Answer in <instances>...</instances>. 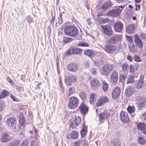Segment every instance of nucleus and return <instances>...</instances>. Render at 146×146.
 Returning a JSON list of instances; mask_svg holds the SVG:
<instances>
[{
	"instance_id": "obj_1",
	"label": "nucleus",
	"mask_w": 146,
	"mask_h": 146,
	"mask_svg": "<svg viewBox=\"0 0 146 146\" xmlns=\"http://www.w3.org/2000/svg\"><path fill=\"white\" fill-rule=\"evenodd\" d=\"M64 32L65 35L72 37L76 36L78 34L77 28L73 25H68L64 27Z\"/></svg>"
},
{
	"instance_id": "obj_2",
	"label": "nucleus",
	"mask_w": 146,
	"mask_h": 146,
	"mask_svg": "<svg viewBox=\"0 0 146 146\" xmlns=\"http://www.w3.org/2000/svg\"><path fill=\"white\" fill-rule=\"evenodd\" d=\"M125 6L121 5L115 7L114 8L107 12V15L112 17H119Z\"/></svg>"
},
{
	"instance_id": "obj_3",
	"label": "nucleus",
	"mask_w": 146,
	"mask_h": 146,
	"mask_svg": "<svg viewBox=\"0 0 146 146\" xmlns=\"http://www.w3.org/2000/svg\"><path fill=\"white\" fill-rule=\"evenodd\" d=\"M79 102V100L77 98L74 96H72L69 99L68 107L70 109H75L78 106Z\"/></svg>"
},
{
	"instance_id": "obj_4",
	"label": "nucleus",
	"mask_w": 146,
	"mask_h": 146,
	"mask_svg": "<svg viewBox=\"0 0 146 146\" xmlns=\"http://www.w3.org/2000/svg\"><path fill=\"white\" fill-rule=\"evenodd\" d=\"M6 121L7 125L9 129H15L17 122L15 117H12L7 119Z\"/></svg>"
},
{
	"instance_id": "obj_5",
	"label": "nucleus",
	"mask_w": 146,
	"mask_h": 146,
	"mask_svg": "<svg viewBox=\"0 0 146 146\" xmlns=\"http://www.w3.org/2000/svg\"><path fill=\"white\" fill-rule=\"evenodd\" d=\"M135 101L138 106L142 108L144 107L145 103L146 102V98L141 96H139L136 97Z\"/></svg>"
},
{
	"instance_id": "obj_6",
	"label": "nucleus",
	"mask_w": 146,
	"mask_h": 146,
	"mask_svg": "<svg viewBox=\"0 0 146 146\" xmlns=\"http://www.w3.org/2000/svg\"><path fill=\"white\" fill-rule=\"evenodd\" d=\"M113 65L107 64L103 66L102 69L104 74L108 75L113 70Z\"/></svg>"
},
{
	"instance_id": "obj_7",
	"label": "nucleus",
	"mask_w": 146,
	"mask_h": 146,
	"mask_svg": "<svg viewBox=\"0 0 146 146\" xmlns=\"http://www.w3.org/2000/svg\"><path fill=\"white\" fill-rule=\"evenodd\" d=\"M101 27L105 34L108 35H111L112 34L113 31L111 26L107 25H102Z\"/></svg>"
},
{
	"instance_id": "obj_8",
	"label": "nucleus",
	"mask_w": 146,
	"mask_h": 146,
	"mask_svg": "<svg viewBox=\"0 0 146 146\" xmlns=\"http://www.w3.org/2000/svg\"><path fill=\"white\" fill-rule=\"evenodd\" d=\"M121 35H116L111 37L108 40V42L110 43L115 44L117 42H121L122 40Z\"/></svg>"
},
{
	"instance_id": "obj_9",
	"label": "nucleus",
	"mask_w": 146,
	"mask_h": 146,
	"mask_svg": "<svg viewBox=\"0 0 146 146\" xmlns=\"http://www.w3.org/2000/svg\"><path fill=\"white\" fill-rule=\"evenodd\" d=\"M123 25L121 21H118L115 23L113 27L115 31L120 33L123 29Z\"/></svg>"
},
{
	"instance_id": "obj_10",
	"label": "nucleus",
	"mask_w": 146,
	"mask_h": 146,
	"mask_svg": "<svg viewBox=\"0 0 146 146\" xmlns=\"http://www.w3.org/2000/svg\"><path fill=\"white\" fill-rule=\"evenodd\" d=\"M134 42L136 45L139 48H142L143 46V42L141 39L138 35H135L134 36Z\"/></svg>"
},
{
	"instance_id": "obj_11",
	"label": "nucleus",
	"mask_w": 146,
	"mask_h": 146,
	"mask_svg": "<svg viewBox=\"0 0 146 146\" xmlns=\"http://www.w3.org/2000/svg\"><path fill=\"white\" fill-rule=\"evenodd\" d=\"M90 84L91 87L93 90H96L98 89L100 84L98 80L96 78H94L91 80Z\"/></svg>"
},
{
	"instance_id": "obj_12",
	"label": "nucleus",
	"mask_w": 146,
	"mask_h": 146,
	"mask_svg": "<svg viewBox=\"0 0 146 146\" xmlns=\"http://www.w3.org/2000/svg\"><path fill=\"white\" fill-rule=\"evenodd\" d=\"M121 90L119 87L115 88L112 92V96L114 100H116L119 96Z\"/></svg>"
},
{
	"instance_id": "obj_13",
	"label": "nucleus",
	"mask_w": 146,
	"mask_h": 146,
	"mask_svg": "<svg viewBox=\"0 0 146 146\" xmlns=\"http://www.w3.org/2000/svg\"><path fill=\"white\" fill-rule=\"evenodd\" d=\"M76 78L74 76L70 75L66 76L65 79V82L68 86L71 85L73 81H76Z\"/></svg>"
},
{
	"instance_id": "obj_14",
	"label": "nucleus",
	"mask_w": 146,
	"mask_h": 146,
	"mask_svg": "<svg viewBox=\"0 0 146 146\" xmlns=\"http://www.w3.org/2000/svg\"><path fill=\"white\" fill-rule=\"evenodd\" d=\"M119 115L120 119L122 122L124 123L129 121V119L127 112L121 111Z\"/></svg>"
},
{
	"instance_id": "obj_15",
	"label": "nucleus",
	"mask_w": 146,
	"mask_h": 146,
	"mask_svg": "<svg viewBox=\"0 0 146 146\" xmlns=\"http://www.w3.org/2000/svg\"><path fill=\"white\" fill-rule=\"evenodd\" d=\"M108 98L106 96H103L100 98L97 101L96 104L97 106H100L102 104L108 101Z\"/></svg>"
},
{
	"instance_id": "obj_16",
	"label": "nucleus",
	"mask_w": 146,
	"mask_h": 146,
	"mask_svg": "<svg viewBox=\"0 0 146 146\" xmlns=\"http://www.w3.org/2000/svg\"><path fill=\"white\" fill-rule=\"evenodd\" d=\"M78 109L80 111L81 113L84 115L87 113L88 111V107L83 103H82L80 104Z\"/></svg>"
},
{
	"instance_id": "obj_17",
	"label": "nucleus",
	"mask_w": 146,
	"mask_h": 146,
	"mask_svg": "<svg viewBox=\"0 0 146 146\" xmlns=\"http://www.w3.org/2000/svg\"><path fill=\"white\" fill-rule=\"evenodd\" d=\"M68 70L70 72H75L78 70V65L75 63H71L69 64L67 66Z\"/></svg>"
},
{
	"instance_id": "obj_18",
	"label": "nucleus",
	"mask_w": 146,
	"mask_h": 146,
	"mask_svg": "<svg viewBox=\"0 0 146 146\" xmlns=\"http://www.w3.org/2000/svg\"><path fill=\"white\" fill-rule=\"evenodd\" d=\"M111 81L113 84H115L118 80V74L116 71H113L110 75Z\"/></svg>"
},
{
	"instance_id": "obj_19",
	"label": "nucleus",
	"mask_w": 146,
	"mask_h": 146,
	"mask_svg": "<svg viewBox=\"0 0 146 146\" xmlns=\"http://www.w3.org/2000/svg\"><path fill=\"white\" fill-rule=\"evenodd\" d=\"M116 49V47L115 46L111 44H108L104 47V50L107 52L111 53L115 51Z\"/></svg>"
},
{
	"instance_id": "obj_20",
	"label": "nucleus",
	"mask_w": 146,
	"mask_h": 146,
	"mask_svg": "<svg viewBox=\"0 0 146 146\" xmlns=\"http://www.w3.org/2000/svg\"><path fill=\"white\" fill-rule=\"evenodd\" d=\"M134 91V90L133 87H129L125 90V94L126 97H129L131 96Z\"/></svg>"
},
{
	"instance_id": "obj_21",
	"label": "nucleus",
	"mask_w": 146,
	"mask_h": 146,
	"mask_svg": "<svg viewBox=\"0 0 146 146\" xmlns=\"http://www.w3.org/2000/svg\"><path fill=\"white\" fill-rule=\"evenodd\" d=\"M138 129L142 131L144 134L146 135V127L144 123H140L137 124Z\"/></svg>"
},
{
	"instance_id": "obj_22",
	"label": "nucleus",
	"mask_w": 146,
	"mask_h": 146,
	"mask_svg": "<svg viewBox=\"0 0 146 146\" xmlns=\"http://www.w3.org/2000/svg\"><path fill=\"white\" fill-rule=\"evenodd\" d=\"M10 140V139L8 133H3L1 139V141L2 142L6 143Z\"/></svg>"
},
{
	"instance_id": "obj_23",
	"label": "nucleus",
	"mask_w": 146,
	"mask_h": 146,
	"mask_svg": "<svg viewBox=\"0 0 146 146\" xmlns=\"http://www.w3.org/2000/svg\"><path fill=\"white\" fill-rule=\"evenodd\" d=\"M143 80L144 78L143 77L141 76L135 85L137 88L139 89L142 87L143 85Z\"/></svg>"
},
{
	"instance_id": "obj_24",
	"label": "nucleus",
	"mask_w": 146,
	"mask_h": 146,
	"mask_svg": "<svg viewBox=\"0 0 146 146\" xmlns=\"http://www.w3.org/2000/svg\"><path fill=\"white\" fill-rule=\"evenodd\" d=\"M10 92L4 89L0 93V100L5 98L9 96Z\"/></svg>"
},
{
	"instance_id": "obj_25",
	"label": "nucleus",
	"mask_w": 146,
	"mask_h": 146,
	"mask_svg": "<svg viewBox=\"0 0 146 146\" xmlns=\"http://www.w3.org/2000/svg\"><path fill=\"white\" fill-rule=\"evenodd\" d=\"M135 29V25L133 24H131L126 27V30L129 33H133Z\"/></svg>"
},
{
	"instance_id": "obj_26",
	"label": "nucleus",
	"mask_w": 146,
	"mask_h": 146,
	"mask_svg": "<svg viewBox=\"0 0 146 146\" xmlns=\"http://www.w3.org/2000/svg\"><path fill=\"white\" fill-rule=\"evenodd\" d=\"M111 144L112 146H120L121 142L119 139L116 138L112 140Z\"/></svg>"
},
{
	"instance_id": "obj_27",
	"label": "nucleus",
	"mask_w": 146,
	"mask_h": 146,
	"mask_svg": "<svg viewBox=\"0 0 146 146\" xmlns=\"http://www.w3.org/2000/svg\"><path fill=\"white\" fill-rule=\"evenodd\" d=\"M112 4L110 1H107L106 2L101 6L102 8L104 11H105L111 6Z\"/></svg>"
},
{
	"instance_id": "obj_28",
	"label": "nucleus",
	"mask_w": 146,
	"mask_h": 146,
	"mask_svg": "<svg viewBox=\"0 0 146 146\" xmlns=\"http://www.w3.org/2000/svg\"><path fill=\"white\" fill-rule=\"evenodd\" d=\"M94 64L96 66L100 67L104 64V62L102 58H100L95 61Z\"/></svg>"
},
{
	"instance_id": "obj_29",
	"label": "nucleus",
	"mask_w": 146,
	"mask_h": 146,
	"mask_svg": "<svg viewBox=\"0 0 146 146\" xmlns=\"http://www.w3.org/2000/svg\"><path fill=\"white\" fill-rule=\"evenodd\" d=\"M137 47L135 44H129V47L130 52L131 53H134L136 52L137 49Z\"/></svg>"
},
{
	"instance_id": "obj_30",
	"label": "nucleus",
	"mask_w": 146,
	"mask_h": 146,
	"mask_svg": "<svg viewBox=\"0 0 146 146\" xmlns=\"http://www.w3.org/2000/svg\"><path fill=\"white\" fill-rule=\"evenodd\" d=\"M107 112L104 111L102 113H100L99 115V119L101 120L105 119L108 117Z\"/></svg>"
},
{
	"instance_id": "obj_31",
	"label": "nucleus",
	"mask_w": 146,
	"mask_h": 146,
	"mask_svg": "<svg viewBox=\"0 0 146 146\" xmlns=\"http://www.w3.org/2000/svg\"><path fill=\"white\" fill-rule=\"evenodd\" d=\"M85 55L91 58L94 55V53L91 50L89 49L86 50L84 52Z\"/></svg>"
},
{
	"instance_id": "obj_32",
	"label": "nucleus",
	"mask_w": 146,
	"mask_h": 146,
	"mask_svg": "<svg viewBox=\"0 0 146 146\" xmlns=\"http://www.w3.org/2000/svg\"><path fill=\"white\" fill-rule=\"evenodd\" d=\"M134 76L133 75H129L127 78V84L133 82L134 80Z\"/></svg>"
},
{
	"instance_id": "obj_33",
	"label": "nucleus",
	"mask_w": 146,
	"mask_h": 146,
	"mask_svg": "<svg viewBox=\"0 0 146 146\" xmlns=\"http://www.w3.org/2000/svg\"><path fill=\"white\" fill-rule=\"evenodd\" d=\"M78 95L82 100H86V94L84 92H80Z\"/></svg>"
},
{
	"instance_id": "obj_34",
	"label": "nucleus",
	"mask_w": 146,
	"mask_h": 146,
	"mask_svg": "<svg viewBox=\"0 0 146 146\" xmlns=\"http://www.w3.org/2000/svg\"><path fill=\"white\" fill-rule=\"evenodd\" d=\"M129 65L127 63H125L122 65V69L123 72L125 73L128 72Z\"/></svg>"
},
{
	"instance_id": "obj_35",
	"label": "nucleus",
	"mask_w": 146,
	"mask_h": 146,
	"mask_svg": "<svg viewBox=\"0 0 146 146\" xmlns=\"http://www.w3.org/2000/svg\"><path fill=\"white\" fill-rule=\"evenodd\" d=\"M96 94H92L90 95V102L91 104H93L96 101L95 96Z\"/></svg>"
},
{
	"instance_id": "obj_36",
	"label": "nucleus",
	"mask_w": 146,
	"mask_h": 146,
	"mask_svg": "<svg viewBox=\"0 0 146 146\" xmlns=\"http://www.w3.org/2000/svg\"><path fill=\"white\" fill-rule=\"evenodd\" d=\"M70 135L72 139H75L78 137L79 134L77 131H74L72 132Z\"/></svg>"
},
{
	"instance_id": "obj_37",
	"label": "nucleus",
	"mask_w": 146,
	"mask_h": 146,
	"mask_svg": "<svg viewBox=\"0 0 146 146\" xmlns=\"http://www.w3.org/2000/svg\"><path fill=\"white\" fill-rule=\"evenodd\" d=\"M108 84L105 81H103L102 82V89L104 92L106 91L108 89Z\"/></svg>"
},
{
	"instance_id": "obj_38",
	"label": "nucleus",
	"mask_w": 146,
	"mask_h": 146,
	"mask_svg": "<svg viewBox=\"0 0 146 146\" xmlns=\"http://www.w3.org/2000/svg\"><path fill=\"white\" fill-rule=\"evenodd\" d=\"M73 120L74 123L75 124L76 126H78L80 124L81 122L80 117L79 116L75 117Z\"/></svg>"
},
{
	"instance_id": "obj_39",
	"label": "nucleus",
	"mask_w": 146,
	"mask_h": 146,
	"mask_svg": "<svg viewBox=\"0 0 146 146\" xmlns=\"http://www.w3.org/2000/svg\"><path fill=\"white\" fill-rule=\"evenodd\" d=\"M127 110L128 113H131L134 112L135 109L133 106H129L127 107Z\"/></svg>"
},
{
	"instance_id": "obj_40",
	"label": "nucleus",
	"mask_w": 146,
	"mask_h": 146,
	"mask_svg": "<svg viewBox=\"0 0 146 146\" xmlns=\"http://www.w3.org/2000/svg\"><path fill=\"white\" fill-rule=\"evenodd\" d=\"M72 40V38H71L64 36L63 37L62 42L64 44H66L71 41Z\"/></svg>"
},
{
	"instance_id": "obj_41",
	"label": "nucleus",
	"mask_w": 146,
	"mask_h": 146,
	"mask_svg": "<svg viewBox=\"0 0 146 146\" xmlns=\"http://www.w3.org/2000/svg\"><path fill=\"white\" fill-rule=\"evenodd\" d=\"M110 21V19L108 18H102L100 19V22L101 24L106 23L108 22H109Z\"/></svg>"
},
{
	"instance_id": "obj_42",
	"label": "nucleus",
	"mask_w": 146,
	"mask_h": 146,
	"mask_svg": "<svg viewBox=\"0 0 146 146\" xmlns=\"http://www.w3.org/2000/svg\"><path fill=\"white\" fill-rule=\"evenodd\" d=\"M19 142L17 140H14L11 141L9 144V146H18Z\"/></svg>"
},
{
	"instance_id": "obj_43",
	"label": "nucleus",
	"mask_w": 146,
	"mask_h": 146,
	"mask_svg": "<svg viewBox=\"0 0 146 146\" xmlns=\"http://www.w3.org/2000/svg\"><path fill=\"white\" fill-rule=\"evenodd\" d=\"M139 143L141 145H143L146 142V140L143 137H139L138 139Z\"/></svg>"
},
{
	"instance_id": "obj_44",
	"label": "nucleus",
	"mask_w": 146,
	"mask_h": 146,
	"mask_svg": "<svg viewBox=\"0 0 146 146\" xmlns=\"http://www.w3.org/2000/svg\"><path fill=\"white\" fill-rule=\"evenodd\" d=\"M19 120L21 125L23 126L24 125L25 120L23 115H21Z\"/></svg>"
},
{
	"instance_id": "obj_45",
	"label": "nucleus",
	"mask_w": 146,
	"mask_h": 146,
	"mask_svg": "<svg viewBox=\"0 0 146 146\" xmlns=\"http://www.w3.org/2000/svg\"><path fill=\"white\" fill-rule=\"evenodd\" d=\"M87 131V127H84L80 131L81 136L82 137L86 135Z\"/></svg>"
},
{
	"instance_id": "obj_46",
	"label": "nucleus",
	"mask_w": 146,
	"mask_h": 146,
	"mask_svg": "<svg viewBox=\"0 0 146 146\" xmlns=\"http://www.w3.org/2000/svg\"><path fill=\"white\" fill-rule=\"evenodd\" d=\"M75 92V89L74 88H70L69 90L68 93V96H70V95L73 94Z\"/></svg>"
},
{
	"instance_id": "obj_47",
	"label": "nucleus",
	"mask_w": 146,
	"mask_h": 146,
	"mask_svg": "<svg viewBox=\"0 0 146 146\" xmlns=\"http://www.w3.org/2000/svg\"><path fill=\"white\" fill-rule=\"evenodd\" d=\"M88 44L87 43L83 42H81L77 44V46H78L83 47L88 46Z\"/></svg>"
},
{
	"instance_id": "obj_48",
	"label": "nucleus",
	"mask_w": 146,
	"mask_h": 146,
	"mask_svg": "<svg viewBox=\"0 0 146 146\" xmlns=\"http://www.w3.org/2000/svg\"><path fill=\"white\" fill-rule=\"evenodd\" d=\"M119 80L122 83H124L126 80V76L123 75H120Z\"/></svg>"
},
{
	"instance_id": "obj_49",
	"label": "nucleus",
	"mask_w": 146,
	"mask_h": 146,
	"mask_svg": "<svg viewBox=\"0 0 146 146\" xmlns=\"http://www.w3.org/2000/svg\"><path fill=\"white\" fill-rule=\"evenodd\" d=\"M135 69L137 70V68H135V66H133L131 64L129 66V70L131 72H133L135 71Z\"/></svg>"
},
{
	"instance_id": "obj_50",
	"label": "nucleus",
	"mask_w": 146,
	"mask_h": 146,
	"mask_svg": "<svg viewBox=\"0 0 146 146\" xmlns=\"http://www.w3.org/2000/svg\"><path fill=\"white\" fill-rule=\"evenodd\" d=\"M91 72L92 74L94 75H96L97 74L98 71L96 68H93L91 70Z\"/></svg>"
},
{
	"instance_id": "obj_51",
	"label": "nucleus",
	"mask_w": 146,
	"mask_h": 146,
	"mask_svg": "<svg viewBox=\"0 0 146 146\" xmlns=\"http://www.w3.org/2000/svg\"><path fill=\"white\" fill-rule=\"evenodd\" d=\"M74 50L75 53L78 54L82 51V50L80 48H73Z\"/></svg>"
},
{
	"instance_id": "obj_52",
	"label": "nucleus",
	"mask_w": 146,
	"mask_h": 146,
	"mask_svg": "<svg viewBox=\"0 0 146 146\" xmlns=\"http://www.w3.org/2000/svg\"><path fill=\"white\" fill-rule=\"evenodd\" d=\"M126 37L127 40L130 43H132L133 42V40L131 36L126 35Z\"/></svg>"
},
{
	"instance_id": "obj_53",
	"label": "nucleus",
	"mask_w": 146,
	"mask_h": 146,
	"mask_svg": "<svg viewBox=\"0 0 146 146\" xmlns=\"http://www.w3.org/2000/svg\"><path fill=\"white\" fill-rule=\"evenodd\" d=\"M74 50L73 49V48L72 49H69L67 52V54L69 55L75 53Z\"/></svg>"
},
{
	"instance_id": "obj_54",
	"label": "nucleus",
	"mask_w": 146,
	"mask_h": 146,
	"mask_svg": "<svg viewBox=\"0 0 146 146\" xmlns=\"http://www.w3.org/2000/svg\"><path fill=\"white\" fill-rule=\"evenodd\" d=\"M29 143L27 141H24L22 142L19 146H28Z\"/></svg>"
},
{
	"instance_id": "obj_55",
	"label": "nucleus",
	"mask_w": 146,
	"mask_h": 146,
	"mask_svg": "<svg viewBox=\"0 0 146 146\" xmlns=\"http://www.w3.org/2000/svg\"><path fill=\"white\" fill-rule=\"evenodd\" d=\"M52 17L50 21V23L52 25H54V20L55 19V16H53L52 14Z\"/></svg>"
},
{
	"instance_id": "obj_56",
	"label": "nucleus",
	"mask_w": 146,
	"mask_h": 146,
	"mask_svg": "<svg viewBox=\"0 0 146 146\" xmlns=\"http://www.w3.org/2000/svg\"><path fill=\"white\" fill-rule=\"evenodd\" d=\"M62 15L61 13H60L59 15L58 20V23L60 24H61L63 22V20L62 17Z\"/></svg>"
},
{
	"instance_id": "obj_57",
	"label": "nucleus",
	"mask_w": 146,
	"mask_h": 146,
	"mask_svg": "<svg viewBox=\"0 0 146 146\" xmlns=\"http://www.w3.org/2000/svg\"><path fill=\"white\" fill-rule=\"evenodd\" d=\"M133 59L134 60L137 62H140L141 61L138 56L135 55L133 57Z\"/></svg>"
},
{
	"instance_id": "obj_58",
	"label": "nucleus",
	"mask_w": 146,
	"mask_h": 146,
	"mask_svg": "<svg viewBox=\"0 0 146 146\" xmlns=\"http://www.w3.org/2000/svg\"><path fill=\"white\" fill-rule=\"evenodd\" d=\"M84 66L85 68H87L89 67V65L88 61L87 60L85 61L84 62Z\"/></svg>"
},
{
	"instance_id": "obj_59",
	"label": "nucleus",
	"mask_w": 146,
	"mask_h": 146,
	"mask_svg": "<svg viewBox=\"0 0 146 146\" xmlns=\"http://www.w3.org/2000/svg\"><path fill=\"white\" fill-rule=\"evenodd\" d=\"M74 123V122L73 120L71 123L70 124V125L71 127L73 129L75 128L77 126H76V125H75V124Z\"/></svg>"
},
{
	"instance_id": "obj_60",
	"label": "nucleus",
	"mask_w": 146,
	"mask_h": 146,
	"mask_svg": "<svg viewBox=\"0 0 146 146\" xmlns=\"http://www.w3.org/2000/svg\"><path fill=\"white\" fill-rule=\"evenodd\" d=\"M10 97L13 101L15 102L17 101V99L15 97L13 96L12 94H11L10 95Z\"/></svg>"
},
{
	"instance_id": "obj_61",
	"label": "nucleus",
	"mask_w": 146,
	"mask_h": 146,
	"mask_svg": "<svg viewBox=\"0 0 146 146\" xmlns=\"http://www.w3.org/2000/svg\"><path fill=\"white\" fill-rule=\"evenodd\" d=\"M27 21L29 23L33 22V18L31 17H28L27 19Z\"/></svg>"
},
{
	"instance_id": "obj_62",
	"label": "nucleus",
	"mask_w": 146,
	"mask_h": 146,
	"mask_svg": "<svg viewBox=\"0 0 146 146\" xmlns=\"http://www.w3.org/2000/svg\"><path fill=\"white\" fill-rule=\"evenodd\" d=\"M4 104L0 103V110L2 111L4 107Z\"/></svg>"
},
{
	"instance_id": "obj_63",
	"label": "nucleus",
	"mask_w": 146,
	"mask_h": 146,
	"mask_svg": "<svg viewBox=\"0 0 146 146\" xmlns=\"http://www.w3.org/2000/svg\"><path fill=\"white\" fill-rule=\"evenodd\" d=\"M31 146H38V144L35 143V141H32L31 142Z\"/></svg>"
},
{
	"instance_id": "obj_64",
	"label": "nucleus",
	"mask_w": 146,
	"mask_h": 146,
	"mask_svg": "<svg viewBox=\"0 0 146 146\" xmlns=\"http://www.w3.org/2000/svg\"><path fill=\"white\" fill-rule=\"evenodd\" d=\"M142 115V118L144 119H145L146 118V111L143 113Z\"/></svg>"
}]
</instances>
